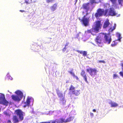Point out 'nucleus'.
I'll return each instance as SVG.
<instances>
[{"instance_id":"obj_5","label":"nucleus","mask_w":123,"mask_h":123,"mask_svg":"<svg viewBox=\"0 0 123 123\" xmlns=\"http://www.w3.org/2000/svg\"><path fill=\"white\" fill-rule=\"evenodd\" d=\"M15 112L16 113L17 115L18 116L19 120L21 121L24 119V113L21 110H16L15 111Z\"/></svg>"},{"instance_id":"obj_24","label":"nucleus","mask_w":123,"mask_h":123,"mask_svg":"<svg viewBox=\"0 0 123 123\" xmlns=\"http://www.w3.org/2000/svg\"><path fill=\"white\" fill-rule=\"evenodd\" d=\"M73 120V118L71 117H69L65 120L66 123L70 122Z\"/></svg>"},{"instance_id":"obj_16","label":"nucleus","mask_w":123,"mask_h":123,"mask_svg":"<svg viewBox=\"0 0 123 123\" xmlns=\"http://www.w3.org/2000/svg\"><path fill=\"white\" fill-rule=\"evenodd\" d=\"M57 5V3H56L54 4L53 5L51 6L50 9L52 12H54L56 9Z\"/></svg>"},{"instance_id":"obj_18","label":"nucleus","mask_w":123,"mask_h":123,"mask_svg":"<svg viewBox=\"0 0 123 123\" xmlns=\"http://www.w3.org/2000/svg\"><path fill=\"white\" fill-rule=\"evenodd\" d=\"M72 94H74L76 96H78L80 93V90H74L72 92Z\"/></svg>"},{"instance_id":"obj_25","label":"nucleus","mask_w":123,"mask_h":123,"mask_svg":"<svg viewBox=\"0 0 123 123\" xmlns=\"http://www.w3.org/2000/svg\"><path fill=\"white\" fill-rule=\"evenodd\" d=\"M75 89V87L72 85H71L70 87L69 88V90L70 91L72 92V91H73V90H74Z\"/></svg>"},{"instance_id":"obj_32","label":"nucleus","mask_w":123,"mask_h":123,"mask_svg":"<svg viewBox=\"0 0 123 123\" xmlns=\"http://www.w3.org/2000/svg\"><path fill=\"white\" fill-rule=\"evenodd\" d=\"M122 37H121V35L120 34H119L118 35V39L117 40H119L120 41V40L121 38Z\"/></svg>"},{"instance_id":"obj_27","label":"nucleus","mask_w":123,"mask_h":123,"mask_svg":"<svg viewBox=\"0 0 123 123\" xmlns=\"http://www.w3.org/2000/svg\"><path fill=\"white\" fill-rule=\"evenodd\" d=\"M73 69H72L71 71H68V72L71 74H72L73 76H75V74H74V73L73 72Z\"/></svg>"},{"instance_id":"obj_1","label":"nucleus","mask_w":123,"mask_h":123,"mask_svg":"<svg viewBox=\"0 0 123 123\" xmlns=\"http://www.w3.org/2000/svg\"><path fill=\"white\" fill-rule=\"evenodd\" d=\"M89 4L90 3H86L83 4H82V6L81 7V9H83L86 10V14L83 16L81 19L79 18L82 24L85 26L88 25L89 21V18L90 17V16L89 17H86L89 14V13L88 12L90 8L89 6Z\"/></svg>"},{"instance_id":"obj_10","label":"nucleus","mask_w":123,"mask_h":123,"mask_svg":"<svg viewBox=\"0 0 123 123\" xmlns=\"http://www.w3.org/2000/svg\"><path fill=\"white\" fill-rule=\"evenodd\" d=\"M96 17L97 18L102 16V9H98L97 10V12L95 14Z\"/></svg>"},{"instance_id":"obj_43","label":"nucleus","mask_w":123,"mask_h":123,"mask_svg":"<svg viewBox=\"0 0 123 123\" xmlns=\"http://www.w3.org/2000/svg\"><path fill=\"white\" fill-rule=\"evenodd\" d=\"M50 121H48V122H45V123H50Z\"/></svg>"},{"instance_id":"obj_38","label":"nucleus","mask_w":123,"mask_h":123,"mask_svg":"<svg viewBox=\"0 0 123 123\" xmlns=\"http://www.w3.org/2000/svg\"><path fill=\"white\" fill-rule=\"evenodd\" d=\"M117 45V43H115L114 44H111V45L112 47H114L115 46Z\"/></svg>"},{"instance_id":"obj_48","label":"nucleus","mask_w":123,"mask_h":123,"mask_svg":"<svg viewBox=\"0 0 123 123\" xmlns=\"http://www.w3.org/2000/svg\"><path fill=\"white\" fill-rule=\"evenodd\" d=\"M92 44H93L94 45V44L93 43H92Z\"/></svg>"},{"instance_id":"obj_21","label":"nucleus","mask_w":123,"mask_h":123,"mask_svg":"<svg viewBox=\"0 0 123 123\" xmlns=\"http://www.w3.org/2000/svg\"><path fill=\"white\" fill-rule=\"evenodd\" d=\"M109 104L111 105V107H116L118 106V104L115 102H112V101H110L109 103Z\"/></svg>"},{"instance_id":"obj_2","label":"nucleus","mask_w":123,"mask_h":123,"mask_svg":"<svg viewBox=\"0 0 123 123\" xmlns=\"http://www.w3.org/2000/svg\"><path fill=\"white\" fill-rule=\"evenodd\" d=\"M102 25L100 21H96L94 26L90 30H87V32L88 33H91L92 35H94L95 34H93V32L95 33L98 32L99 30L101 28Z\"/></svg>"},{"instance_id":"obj_35","label":"nucleus","mask_w":123,"mask_h":123,"mask_svg":"<svg viewBox=\"0 0 123 123\" xmlns=\"http://www.w3.org/2000/svg\"><path fill=\"white\" fill-rule=\"evenodd\" d=\"M119 73L120 76L122 77L123 78V72L122 71H120L119 72Z\"/></svg>"},{"instance_id":"obj_47","label":"nucleus","mask_w":123,"mask_h":123,"mask_svg":"<svg viewBox=\"0 0 123 123\" xmlns=\"http://www.w3.org/2000/svg\"><path fill=\"white\" fill-rule=\"evenodd\" d=\"M77 0H75V1H76V3H76V2H77Z\"/></svg>"},{"instance_id":"obj_15","label":"nucleus","mask_w":123,"mask_h":123,"mask_svg":"<svg viewBox=\"0 0 123 123\" xmlns=\"http://www.w3.org/2000/svg\"><path fill=\"white\" fill-rule=\"evenodd\" d=\"M66 101L64 97H63L60 99L59 103L61 105H64L66 104Z\"/></svg>"},{"instance_id":"obj_7","label":"nucleus","mask_w":123,"mask_h":123,"mask_svg":"<svg viewBox=\"0 0 123 123\" xmlns=\"http://www.w3.org/2000/svg\"><path fill=\"white\" fill-rule=\"evenodd\" d=\"M104 42L108 44H110L111 40V36H109L108 34H104Z\"/></svg>"},{"instance_id":"obj_34","label":"nucleus","mask_w":123,"mask_h":123,"mask_svg":"<svg viewBox=\"0 0 123 123\" xmlns=\"http://www.w3.org/2000/svg\"><path fill=\"white\" fill-rule=\"evenodd\" d=\"M118 77L117 75L116 74H114L113 75V79H115L116 78Z\"/></svg>"},{"instance_id":"obj_30","label":"nucleus","mask_w":123,"mask_h":123,"mask_svg":"<svg viewBox=\"0 0 123 123\" xmlns=\"http://www.w3.org/2000/svg\"><path fill=\"white\" fill-rule=\"evenodd\" d=\"M31 1V0H25V2L27 4H29Z\"/></svg>"},{"instance_id":"obj_44","label":"nucleus","mask_w":123,"mask_h":123,"mask_svg":"<svg viewBox=\"0 0 123 123\" xmlns=\"http://www.w3.org/2000/svg\"><path fill=\"white\" fill-rule=\"evenodd\" d=\"M82 13L83 15H84L85 14V12L84 11H83Z\"/></svg>"},{"instance_id":"obj_13","label":"nucleus","mask_w":123,"mask_h":123,"mask_svg":"<svg viewBox=\"0 0 123 123\" xmlns=\"http://www.w3.org/2000/svg\"><path fill=\"white\" fill-rule=\"evenodd\" d=\"M13 123H18L19 121V119L17 117L16 115H13L12 118Z\"/></svg>"},{"instance_id":"obj_40","label":"nucleus","mask_w":123,"mask_h":123,"mask_svg":"<svg viewBox=\"0 0 123 123\" xmlns=\"http://www.w3.org/2000/svg\"><path fill=\"white\" fill-rule=\"evenodd\" d=\"M90 115L91 117H93V114L92 113H91L90 114Z\"/></svg>"},{"instance_id":"obj_33","label":"nucleus","mask_w":123,"mask_h":123,"mask_svg":"<svg viewBox=\"0 0 123 123\" xmlns=\"http://www.w3.org/2000/svg\"><path fill=\"white\" fill-rule=\"evenodd\" d=\"M53 0H46V2L48 3L50 2H52Z\"/></svg>"},{"instance_id":"obj_37","label":"nucleus","mask_w":123,"mask_h":123,"mask_svg":"<svg viewBox=\"0 0 123 123\" xmlns=\"http://www.w3.org/2000/svg\"><path fill=\"white\" fill-rule=\"evenodd\" d=\"M90 2L92 4H93L94 3H96L95 0H91L90 1Z\"/></svg>"},{"instance_id":"obj_20","label":"nucleus","mask_w":123,"mask_h":123,"mask_svg":"<svg viewBox=\"0 0 123 123\" xmlns=\"http://www.w3.org/2000/svg\"><path fill=\"white\" fill-rule=\"evenodd\" d=\"M56 93L59 97L61 98L64 97V95H63L62 93L60 92L59 90H56Z\"/></svg>"},{"instance_id":"obj_6","label":"nucleus","mask_w":123,"mask_h":123,"mask_svg":"<svg viewBox=\"0 0 123 123\" xmlns=\"http://www.w3.org/2000/svg\"><path fill=\"white\" fill-rule=\"evenodd\" d=\"M9 103V102L6 99L5 96L4 95H1L0 96V104L6 106L8 105Z\"/></svg>"},{"instance_id":"obj_42","label":"nucleus","mask_w":123,"mask_h":123,"mask_svg":"<svg viewBox=\"0 0 123 123\" xmlns=\"http://www.w3.org/2000/svg\"><path fill=\"white\" fill-rule=\"evenodd\" d=\"M19 11L21 12H25V11L23 10H19Z\"/></svg>"},{"instance_id":"obj_3","label":"nucleus","mask_w":123,"mask_h":123,"mask_svg":"<svg viewBox=\"0 0 123 123\" xmlns=\"http://www.w3.org/2000/svg\"><path fill=\"white\" fill-rule=\"evenodd\" d=\"M15 93L17 95H12V98L14 101L19 102L22 99L23 96V94L19 90L16 91Z\"/></svg>"},{"instance_id":"obj_31","label":"nucleus","mask_w":123,"mask_h":123,"mask_svg":"<svg viewBox=\"0 0 123 123\" xmlns=\"http://www.w3.org/2000/svg\"><path fill=\"white\" fill-rule=\"evenodd\" d=\"M68 43H66V44L65 45V47H64V48L62 49V51L63 52H65V50H66V46H67L68 45Z\"/></svg>"},{"instance_id":"obj_41","label":"nucleus","mask_w":123,"mask_h":123,"mask_svg":"<svg viewBox=\"0 0 123 123\" xmlns=\"http://www.w3.org/2000/svg\"><path fill=\"white\" fill-rule=\"evenodd\" d=\"M7 123H12L10 120H8L7 122Z\"/></svg>"},{"instance_id":"obj_39","label":"nucleus","mask_w":123,"mask_h":123,"mask_svg":"<svg viewBox=\"0 0 123 123\" xmlns=\"http://www.w3.org/2000/svg\"><path fill=\"white\" fill-rule=\"evenodd\" d=\"M74 77H75L76 79L77 80H79V78L78 77L76 76L75 75L74 76H73Z\"/></svg>"},{"instance_id":"obj_36","label":"nucleus","mask_w":123,"mask_h":123,"mask_svg":"<svg viewBox=\"0 0 123 123\" xmlns=\"http://www.w3.org/2000/svg\"><path fill=\"white\" fill-rule=\"evenodd\" d=\"M98 63H105V62L103 60H99L98 61Z\"/></svg>"},{"instance_id":"obj_14","label":"nucleus","mask_w":123,"mask_h":123,"mask_svg":"<svg viewBox=\"0 0 123 123\" xmlns=\"http://www.w3.org/2000/svg\"><path fill=\"white\" fill-rule=\"evenodd\" d=\"M31 99V98L29 97L27 98L26 102H24V103L25 104L24 106V107H25L26 106L29 105L31 102L30 100Z\"/></svg>"},{"instance_id":"obj_28","label":"nucleus","mask_w":123,"mask_h":123,"mask_svg":"<svg viewBox=\"0 0 123 123\" xmlns=\"http://www.w3.org/2000/svg\"><path fill=\"white\" fill-rule=\"evenodd\" d=\"M50 123H58V119H57L53 121H50Z\"/></svg>"},{"instance_id":"obj_8","label":"nucleus","mask_w":123,"mask_h":123,"mask_svg":"<svg viewBox=\"0 0 123 123\" xmlns=\"http://www.w3.org/2000/svg\"><path fill=\"white\" fill-rule=\"evenodd\" d=\"M108 16H115L116 14L115 11L114 10L113 8H110L108 12Z\"/></svg>"},{"instance_id":"obj_12","label":"nucleus","mask_w":123,"mask_h":123,"mask_svg":"<svg viewBox=\"0 0 123 123\" xmlns=\"http://www.w3.org/2000/svg\"><path fill=\"white\" fill-rule=\"evenodd\" d=\"M95 41L98 45L102 43V38L101 36L99 37L97 36L96 37Z\"/></svg>"},{"instance_id":"obj_9","label":"nucleus","mask_w":123,"mask_h":123,"mask_svg":"<svg viewBox=\"0 0 123 123\" xmlns=\"http://www.w3.org/2000/svg\"><path fill=\"white\" fill-rule=\"evenodd\" d=\"M80 75L83 77L85 81L87 82V75L85 70L83 69L81 70Z\"/></svg>"},{"instance_id":"obj_22","label":"nucleus","mask_w":123,"mask_h":123,"mask_svg":"<svg viewBox=\"0 0 123 123\" xmlns=\"http://www.w3.org/2000/svg\"><path fill=\"white\" fill-rule=\"evenodd\" d=\"M58 123H66L65 120L63 118H61L58 119Z\"/></svg>"},{"instance_id":"obj_4","label":"nucleus","mask_w":123,"mask_h":123,"mask_svg":"<svg viewBox=\"0 0 123 123\" xmlns=\"http://www.w3.org/2000/svg\"><path fill=\"white\" fill-rule=\"evenodd\" d=\"M86 71L88 72L90 75L92 77H93L95 75L97 74V73L98 72L97 69L95 68H89L86 69Z\"/></svg>"},{"instance_id":"obj_29","label":"nucleus","mask_w":123,"mask_h":123,"mask_svg":"<svg viewBox=\"0 0 123 123\" xmlns=\"http://www.w3.org/2000/svg\"><path fill=\"white\" fill-rule=\"evenodd\" d=\"M112 4L113 5L116 4L117 0H110Z\"/></svg>"},{"instance_id":"obj_26","label":"nucleus","mask_w":123,"mask_h":123,"mask_svg":"<svg viewBox=\"0 0 123 123\" xmlns=\"http://www.w3.org/2000/svg\"><path fill=\"white\" fill-rule=\"evenodd\" d=\"M118 4L120 5L121 6H123L122 3H123V0H118Z\"/></svg>"},{"instance_id":"obj_46","label":"nucleus","mask_w":123,"mask_h":123,"mask_svg":"<svg viewBox=\"0 0 123 123\" xmlns=\"http://www.w3.org/2000/svg\"><path fill=\"white\" fill-rule=\"evenodd\" d=\"M40 123H45V122H40Z\"/></svg>"},{"instance_id":"obj_17","label":"nucleus","mask_w":123,"mask_h":123,"mask_svg":"<svg viewBox=\"0 0 123 123\" xmlns=\"http://www.w3.org/2000/svg\"><path fill=\"white\" fill-rule=\"evenodd\" d=\"M108 10H109L107 9L104 10L103 9H102V16L103 15L108 16Z\"/></svg>"},{"instance_id":"obj_19","label":"nucleus","mask_w":123,"mask_h":123,"mask_svg":"<svg viewBox=\"0 0 123 123\" xmlns=\"http://www.w3.org/2000/svg\"><path fill=\"white\" fill-rule=\"evenodd\" d=\"M76 51L81 54H82L83 56H85L87 55V52L86 51H80L77 50Z\"/></svg>"},{"instance_id":"obj_45","label":"nucleus","mask_w":123,"mask_h":123,"mask_svg":"<svg viewBox=\"0 0 123 123\" xmlns=\"http://www.w3.org/2000/svg\"><path fill=\"white\" fill-rule=\"evenodd\" d=\"M92 111L93 112H95L96 111V110L95 109H93Z\"/></svg>"},{"instance_id":"obj_11","label":"nucleus","mask_w":123,"mask_h":123,"mask_svg":"<svg viewBox=\"0 0 123 123\" xmlns=\"http://www.w3.org/2000/svg\"><path fill=\"white\" fill-rule=\"evenodd\" d=\"M110 24L108 19H107L104 22L103 28V29H106L108 27Z\"/></svg>"},{"instance_id":"obj_23","label":"nucleus","mask_w":123,"mask_h":123,"mask_svg":"<svg viewBox=\"0 0 123 123\" xmlns=\"http://www.w3.org/2000/svg\"><path fill=\"white\" fill-rule=\"evenodd\" d=\"M116 27V24H115L113 27V28H112V27H111L109 29V31L110 32H112L115 29Z\"/></svg>"}]
</instances>
